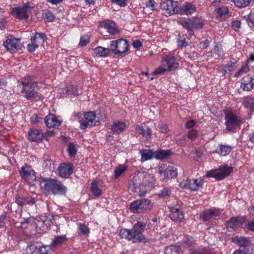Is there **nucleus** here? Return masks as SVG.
<instances>
[{
    "label": "nucleus",
    "instance_id": "nucleus-1",
    "mask_svg": "<svg viewBox=\"0 0 254 254\" xmlns=\"http://www.w3.org/2000/svg\"><path fill=\"white\" fill-rule=\"evenodd\" d=\"M155 182L154 176L144 171L138 172L129 184V188L140 196H144Z\"/></svg>",
    "mask_w": 254,
    "mask_h": 254
},
{
    "label": "nucleus",
    "instance_id": "nucleus-2",
    "mask_svg": "<svg viewBox=\"0 0 254 254\" xmlns=\"http://www.w3.org/2000/svg\"><path fill=\"white\" fill-rule=\"evenodd\" d=\"M146 224L143 222H137L132 229L122 228L120 230L119 236L122 239H125L133 243H141L145 241V237L143 232Z\"/></svg>",
    "mask_w": 254,
    "mask_h": 254
},
{
    "label": "nucleus",
    "instance_id": "nucleus-3",
    "mask_svg": "<svg viewBox=\"0 0 254 254\" xmlns=\"http://www.w3.org/2000/svg\"><path fill=\"white\" fill-rule=\"evenodd\" d=\"M161 64L153 71V75L163 74L166 72L174 70L179 66V64L173 55L164 53L161 55Z\"/></svg>",
    "mask_w": 254,
    "mask_h": 254
},
{
    "label": "nucleus",
    "instance_id": "nucleus-4",
    "mask_svg": "<svg viewBox=\"0 0 254 254\" xmlns=\"http://www.w3.org/2000/svg\"><path fill=\"white\" fill-rule=\"evenodd\" d=\"M22 85V93L27 100L35 98L37 94L38 83L33 76H27L21 79Z\"/></svg>",
    "mask_w": 254,
    "mask_h": 254
},
{
    "label": "nucleus",
    "instance_id": "nucleus-5",
    "mask_svg": "<svg viewBox=\"0 0 254 254\" xmlns=\"http://www.w3.org/2000/svg\"><path fill=\"white\" fill-rule=\"evenodd\" d=\"M50 226V222L45 216L37 218L33 222L27 223V226L25 227L24 233L27 236L31 235L35 231H42L45 232L48 229Z\"/></svg>",
    "mask_w": 254,
    "mask_h": 254
},
{
    "label": "nucleus",
    "instance_id": "nucleus-6",
    "mask_svg": "<svg viewBox=\"0 0 254 254\" xmlns=\"http://www.w3.org/2000/svg\"><path fill=\"white\" fill-rule=\"evenodd\" d=\"M76 118L80 124V128L83 129L88 127L97 126L99 123L96 120L95 113L92 111L78 113Z\"/></svg>",
    "mask_w": 254,
    "mask_h": 254
},
{
    "label": "nucleus",
    "instance_id": "nucleus-7",
    "mask_svg": "<svg viewBox=\"0 0 254 254\" xmlns=\"http://www.w3.org/2000/svg\"><path fill=\"white\" fill-rule=\"evenodd\" d=\"M45 190L48 194L63 195L65 193L67 189L60 181L53 179H45Z\"/></svg>",
    "mask_w": 254,
    "mask_h": 254
},
{
    "label": "nucleus",
    "instance_id": "nucleus-8",
    "mask_svg": "<svg viewBox=\"0 0 254 254\" xmlns=\"http://www.w3.org/2000/svg\"><path fill=\"white\" fill-rule=\"evenodd\" d=\"M128 41L124 39H119L111 41L110 42V48L111 52L118 56L126 55L128 50Z\"/></svg>",
    "mask_w": 254,
    "mask_h": 254
},
{
    "label": "nucleus",
    "instance_id": "nucleus-9",
    "mask_svg": "<svg viewBox=\"0 0 254 254\" xmlns=\"http://www.w3.org/2000/svg\"><path fill=\"white\" fill-rule=\"evenodd\" d=\"M153 206V203L149 199H142L131 202L129 209L132 213H143L151 210Z\"/></svg>",
    "mask_w": 254,
    "mask_h": 254
},
{
    "label": "nucleus",
    "instance_id": "nucleus-10",
    "mask_svg": "<svg viewBox=\"0 0 254 254\" xmlns=\"http://www.w3.org/2000/svg\"><path fill=\"white\" fill-rule=\"evenodd\" d=\"M158 173L160 180L165 182L177 176L176 167L172 166H167L165 164L159 165Z\"/></svg>",
    "mask_w": 254,
    "mask_h": 254
},
{
    "label": "nucleus",
    "instance_id": "nucleus-11",
    "mask_svg": "<svg viewBox=\"0 0 254 254\" xmlns=\"http://www.w3.org/2000/svg\"><path fill=\"white\" fill-rule=\"evenodd\" d=\"M232 171V167L223 166L217 169L211 170L207 172L205 176L207 178H214L217 180H222L228 176Z\"/></svg>",
    "mask_w": 254,
    "mask_h": 254
},
{
    "label": "nucleus",
    "instance_id": "nucleus-12",
    "mask_svg": "<svg viewBox=\"0 0 254 254\" xmlns=\"http://www.w3.org/2000/svg\"><path fill=\"white\" fill-rule=\"evenodd\" d=\"M204 183L203 179L199 178L194 179H187L180 183V187L183 189H188L195 191L201 188Z\"/></svg>",
    "mask_w": 254,
    "mask_h": 254
},
{
    "label": "nucleus",
    "instance_id": "nucleus-13",
    "mask_svg": "<svg viewBox=\"0 0 254 254\" xmlns=\"http://www.w3.org/2000/svg\"><path fill=\"white\" fill-rule=\"evenodd\" d=\"M225 120L227 129L229 131H235L242 123L241 118L233 112L226 114Z\"/></svg>",
    "mask_w": 254,
    "mask_h": 254
},
{
    "label": "nucleus",
    "instance_id": "nucleus-14",
    "mask_svg": "<svg viewBox=\"0 0 254 254\" xmlns=\"http://www.w3.org/2000/svg\"><path fill=\"white\" fill-rule=\"evenodd\" d=\"M30 10V6L28 4H24L22 6L13 8L11 13L14 17L19 20L27 19L28 18V13Z\"/></svg>",
    "mask_w": 254,
    "mask_h": 254
},
{
    "label": "nucleus",
    "instance_id": "nucleus-15",
    "mask_svg": "<svg viewBox=\"0 0 254 254\" xmlns=\"http://www.w3.org/2000/svg\"><path fill=\"white\" fill-rule=\"evenodd\" d=\"M196 11L195 6L191 3L185 2L181 5H176V9L172 13L190 15Z\"/></svg>",
    "mask_w": 254,
    "mask_h": 254
},
{
    "label": "nucleus",
    "instance_id": "nucleus-16",
    "mask_svg": "<svg viewBox=\"0 0 254 254\" xmlns=\"http://www.w3.org/2000/svg\"><path fill=\"white\" fill-rule=\"evenodd\" d=\"M20 175L29 183L36 181V177L34 170L27 165L22 166L19 171Z\"/></svg>",
    "mask_w": 254,
    "mask_h": 254
},
{
    "label": "nucleus",
    "instance_id": "nucleus-17",
    "mask_svg": "<svg viewBox=\"0 0 254 254\" xmlns=\"http://www.w3.org/2000/svg\"><path fill=\"white\" fill-rule=\"evenodd\" d=\"M216 18L219 21H222L231 16V12L227 6H220L214 11Z\"/></svg>",
    "mask_w": 254,
    "mask_h": 254
},
{
    "label": "nucleus",
    "instance_id": "nucleus-18",
    "mask_svg": "<svg viewBox=\"0 0 254 254\" xmlns=\"http://www.w3.org/2000/svg\"><path fill=\"white\" fill-rule=\"evenodd\" d=\"M3 46L7 50L16 52L20 49L19 40L12 37H8L3 42Z\"/></svg>",
    "mask_w": 254,
    "mask_h": 254
},
{
    "label": "nucleus",
    "instance_id": "nucleus-19",
    "mask_svg": "<svg viewBox=\"0 0 254 254\" xmlns=\"http://www.w3.org/2000/svg\"><path fill=\"white\" fill-rule=\"evenodd\" d=\"M73 166L72 163H63L58 168L59 176L64 178H67L72 173Z\"/></svg>",
    "mask_w": 254,
    "mask_h": 254
},
{
    "label": "nucleus",
    "instance_id": "nucleus-20",
    "mask_svg": "<svg viewBox=\"0 0 254 254\" xmlns=\"http://www.w3.org/2000/svg\"><path fill=\"white\" fill-rule=\"evenodd\" d=\"M28 139L30 141L39 142L42 140L44 137V133L40 129L31 128L29 130Z\"/></svg>",
    "mask_w": 254,
    "mask_h": 254
},
{
    "label": "nucleus",
    "instance_id": "nucleus-21",
    "mask_svg": "<svg viewBox=\"0 0 254 254\" xmlns=\"http://www.w3.org/2000/svg\"><path fill=\"white\" fill-rule=\"evenodd\" d=\"M135 130L139 134L145 138L146 140L149 141L151 139L152 131L148 127L137 125L135 127Z\"/></svg>",
    "mask_w": 254,
    "mask_h": 254
},
{
    "label": "nucleus",
    "instance_id": "nucleus-22",
    "mask_svg": "<svg viewBox=\"0 0 254 254\" xmlns=\"http://www.w3.org/2000/svg\"><path fill=\"white\" fill-rule=\"evenodd\" d=\"M102 26L111 35L117 34L120 32L116 24L112 21L107 20L104 21L102 24Z\"/></svg>",
    "mask_w": 254,
    "mask_h": 254
},
{
    "label": "nucleus",
    "instance_id": "nucleus-23",
    "mask_svg": "<svg viewBox=\"0 0 254 254\" xmlns=\"http://www.w3.org/2000/svg\"><path fill=\"white\" fill-rule=\"evenodd\" d=\"M111 52L110 48H107L102 46H98L93 50L92 55L94 57L106 58L109 56Z\"/></svg>",
    "mask_w": 254,
    "mask_h": 254
},
{
    "label": "nucleus",
    "instance_id": "nucleus-24",
    "mask_svg": "<svg viewBox=\"0 0 254 254\" xmlns=\"http://www.w3.org/2000/svg\"><path fill=\"white\" fill-rule=\"evenodd\" d=\"M45 122L48 127H59L61 122L57 119L55 115L49 114L45 118Z\"/></svg>",
    "mask_w": 254,
    "mask_h": 254
},
{
    "label": "nucleus",
    "instance_id": "nucleus-25",
    "mask_svg": "<svg viewBox=\"0 0 254 254\" xmlns=\"http://www.w3.org/2000/svg\"><path fill=\"white\" fill-rule=\"evenodd\" d=\"M220 213V210L219 209L211 208L209 210L204 211L200 215V217L202 218L203 220L207 221L218 216Z\"/></svg>",
    "mask_w": 254,
    "mask_h": 254
},
{
    "label": "nucleus",
    "instance_id": "nucleus-26",
    "mask_svg": "<svg viewBox=\"0 0 254 254\" xmlns=\"http://www.w3.org/2000/svg\"><path fill=\"white\" fill-rule=\"evenodd\" d=\"M170 211V217L173 221L181 222L184 218V214L180 209L171 207Z\"/></svg>",
    "mask_w": 254,
    "mask_h": 254
},
{
    "label": "nucleus",
    "instance_id": "nucleus-27",
    "mask_svg": "<svg viewBox=\"0 0 254 254\" xmlns=\"http://www.w3.org/2000/svg\"><path fill=\"white\" fill-rule=\"evenodd\" d=\"M127 127L125 122L120 121H116L113 123L111 129L114 133L119 134L124 131Z\"/></svg>",
    "mask_w": 254,
    "mask_h": 254
},
{
    "label": "nucleus",
    "instance_id": "nucleus-28",
    "mask_svg": "<svg viewBox=\"0 0 254 254\" xmlns=\"http://www.w3.org/2000/svg\"><path fill=\"white\" fill-rule=\"evenodd\" d=\"M245 217H233L227 222L226 226L233 229L240 227L245 222Z\"/></svg>",
    "mask_w": 254,
    "mask_h": 254
},
{
    "label": "nucleus",
    "instance_id": "nucleus-29",
    "mask_svg": "<svg viewBox=\"0 0 254 254\" xmlns=\"http://www.w3.org/2000/svg\"><path fill=\"white\" fill-rule=\"evenodd\" d=\"M231 241L233 243L237 244L238 246L244 248L249 247L251 244V240L249 238L243 237L236 236L233 237Z\"/></svg>",
    "mask_w": 254,
    "mask_h": 254
},
{
    "label": "nucleus",
    "instance_id": "nucleus-30",
    "mask_svg": "<svg viewBox=\"0 0 254 254\" xmlns=\"http://www.w3.org/2000/svg\"><path fill=\"white\" fill-rule=\"evenodd\" d=\"M99 182L96 180L92 181L90 191L95 197H99L102 194V190L98 186Z\"/></svg>",
    "mask_w": 254,
    "mask_h": 254
},
{
    "label": "nucleus",
    "instance_id": "nucleus-31",
    "mask_svg": "<svg viewBox=\"0 0 254 254\" xmlns=\"http://www.w3.org/2000/svg\"><path fill=\"white\" fill-rule=\"evenodd\" d=\"M160 7L162 9L165 10V14L170 16L174 14L172 13L176 9V6H174L172 1H163L161 3Z\"/></svg>",
    "mask_w": 254,
    "mask_h": 254
},
{
    "label": "nucleus",
    "instance_id": "nucleus-32",
    "mask_svg": "<svg viewBox=\"0 0 254 254\" xmlns=\"http://www.w3.org/2000/svg\"><path fill=\"white\" fill-rule=\"evenodd\" d=\"M141 155V161L143 162L151 160L154 156V152L151 149H143L139 151Z\"/></svg>",
    "mask_w": 254,
    "mask_h": 254
},
{
    "label": "nucleus",
    "instance_id": "nucleus-33",
    "mask_svg": "<svg viewBox=\"0 0 254 254\" xmlns=\"http://www.w3.org/2000/svg\"><path fill=\"white\" fill-rule=\"evenodd\" d=\"M232 150V147L229 145H224L219 144L216 152L221 156H224L228 155Z\"/></svg>",
    "mask_w": 254,
    "mask_h": 254
},
{
    "label": "nucleus",
    "instance_id": "nucleus-34",
    "mask_svg": "<svg viewBox=\"0 0 254 254\" xmlns=\"http://www.w3.org/2000/svg\"><path fill=\"white\" fill-rule=\"evenodd\" d=\"M41 247L37 243L31 244L26 248L23 254H37Z\"/></svg>",
    "mask_w": 254,
    "mask_h": 254
},
{
    "label": "nucleus",
    "instance_id": "nucleus-35",
    "mask_svg": "<svg viewBox=\"0 0 254 254\" xmlns=\"http://www.w3.org/2000/svg\"><path fill=\"white\" fill-rule=\"evenodd\" d=\"M46 40V35L43 33H36L34 36L31 37V41L39 46Z\"/></svg>",
    "mask_w": 254,
    "mask_h": 254
},
{
    "label": "nucleus",
    "instance_id": "nucleus-36",
    "mask_svg": "<svg viewBox=\"0 0 254 254\" xmlns=\"http://www.w3.org/2000/svg\"><path fill=\"white\" fill-rule=\"evenodd\" d=\"M178 22L189 32L192 31L190 18H181Z\"/></svg>",
    "mask_w": 254,
    "mask_h": 254
},
{
    "label": "nucleus",
    "instance_id": "nucleus-37",
    "mask_svg": "<svg viewBox=\"0 0 254 254\" xmlns=\"http://www.w3.org/2000/svg\"><path fill=\"white\" fill-rule=\"evenodd\" d=\"M191 19V25L192 31L194 29L201 28L203 25V21L199 17H192Z\"/></svg>",
    "mask_w": 254,
    "mask_h": 254
},
{
    "label": "nucleus",
    "instance_id": "nucleus-38",
    "mask_svg": "<svg viewBox=\"0 0 254 254\" xmlns=\"http://www.w3.org/2000/svg\"><path fill=\"white\" fill-rule=\"evenodd\" d=\"M67 240V238L66 237L65 235L56 236L54 239L51 244V246L54 247L61 245L64 243L66 242Z\"/></svg>",
    "mask_w": 254,
    "mask_h": 254
},
{
    "label": "nucleus",
    "instance_id": "nucleus-39",
    "mask_svg": "<svg viewBox=\"0 0 254 254\" xmlns=\"http://www.w3.org/2000/svg\"><path fill=\"white\" fill-rule=\"evenodd\" d=\"M127 169V166L125 164H121L119 165L115 170V178L118 179L119 178Z\"/></svg>",
    "mask_w": 254,
    "mask_h": 254
},
{
    "label": "nucleus",
    "instance_id": "nucleus-40",
    "mask_svg": "<svg viewBox=\"0 0 254 254\" xmlns=\"http://www.w3.org/2000/svg\"><path fill=\"white\" fill-rule=\"evenodd\" d=\"M170 154L168 150H159L154 152V157L157 159H163L166 158Z\"/></svg>",
    "mask_w": 254,
    "mask_h": 254
},
{
    "label": "nucleus",
    "instance_id": "nucleus-41",
    "mask_svg": "<svg viewBox=\"0 0 254 254\" xmlns=\"http://www.w3.org/2000/svg\"><path fill=\"white\" fill-rule=\"evenodd\" d=\"M180 251V248L178 246L171 245L166 247L165 250V254H178Z\"/></svg>",
    "mask_w": 254,
    "mask_h": 254
},
{
    "label": "nucleus",
    "instance_id": "nucleus-42",
    "mask_svg": "<svg viewBox=\"0 0 254 254\" xmlns=\"http://www.w3.org/2000/svg\"><path fill=\"white\" fill-rule=\"evenodd\" d=\"M237 62H230L228 64H226L223 66V74L225 75L227 71H232L235 67H236Z\"/></svg>",
    "mask_w": 254,
    "mask_h": 254
},
{
    "label": "nucleus",
    "instance_id": "nucleus-43",
    "mask_svg": "<svg viewBox=\"0 0 254 254\" xmlns=\"http://www.w3.org/2000/svg\"><path fill=\"white\" fill-rule=\"evenodd\" d=\"M244 105L246 108L254 111V98H247Z\"/></svg>",
    "mask_w": 254,
    "mask_h": 254
},
{
    "label": "nucleus",
    "instance_id": "nucleus-44",
    "mask_svg": "<svg viewBox=\"0 0 254 254\" xmlns=\"http://www.w3.org/2000/svg\"><path fill=\"white\" fill-rule=\"evenodd\" d=\"M78 229L83 235H88L90 233L89 228L84 223H78Z\"/></svg>",
    "mask_w": 254,
    "mask_h": 254
},
{
    "label": "nucleus",
    "instance_id": "nucleus-45",
    "mask_svg": "<svg viewBox=\"0 0 254 254\" xmlns=\"http://www.w3.org/2000/svg\"><path fill=\"white\" fill-rule=\"evenodd\" d=\"M214 54L217 57L215 58H218L222 57L223 56V50L221 45L219 43H216L214 46Z\"/></svg>",
    "mask_w": 254,
    "mask_h": 254
},
{
    "label": "nucleus",
    "instance_id": "nucleus-46",
    "mask_svg": "<svg viewBox=\"0 0 254 254\" xmlns=\"http://www.w3.org/2000/svg\"><path fill=\"white\" fill-rule=\"evenodd\" d=\"M252 0H234L236 6L239 7H244L248 6Z\"/></svg>",
    "mask_w": 254,
    "mask_h": 254
},
{
    "label": "nucleus",
    "instance_id": "nucleus-47",
    "mask_svg": "<svg viewBox=\"0 0 254 254\" xmlns=\"http://www.w3.org/2000/svg\"><path fill=\"white\" fill-rule=\"evenodd\" d=\"M65 93H67L68 94L76 96L78 95L77 88L75 86L71 85L65 88Z\"/></svg>",
    "mask_w": 254,
    "mask_h": 254
},
{
    "label": "nucleus",
    "instance_id": "nucleus-48",
    "mask_svg": "<svg viewBox=\"0 0 254 254\" xmlns=\"http://www.w3.org/2000/svg\"><path fill=\"white\" fill-rule=\"evenodd\" d=\"M26 197L20 195L19 194H17L15 197V202L20 206H23L25 203H26Z\"/></svg>",
    "mask_w": 254,
    "mask_h": 254
},
{
    "label": "nucleus",
    "instance_id": "nucleus-49",
    "mask_svg": "<svg viewBox=\"0 0 254 254\" xmlns=\"http://www.w3.org/2000/svg\"><path fill=\"white\" fill-rule=\"evenodd\" d=\"M77 152V149L75 145L72 143H70L67 147V152L70 157H73Z\"/></svg>",
    "mask_w": 254,
    "mask_h": 254
},
{
    "label": "nucleus",
    "instance_id": "nucleus-50",
    "mask_svg": "<svg viewBox=\"0 0 254 254\" xmlns=\"http://www.w3.org/2000/svg\"><path fill=\"white\" fill-rule=\"evenodd\" d=\"M249 70V67L247 64L242 65L239 71L235 73V76L239 77Z\"/></svg>",
    "mask_w": 254,
    "mask_h": 254
},
{
    "label": "nucleus",
    "instance_id": "nucleus-51",
    "mask_svg": "<svg viewBox=\"0 0 254 254\" xmlns=\"http://www.w3.org/2000/svg\"><path fill=\"white\" fill-rule=\"evenodd\" d=\"M197 136V131L195 129L189 130L188 134V137L191 140H194Z\"/></svg>",
    "mask_w": 254,
    "mask_h": 254
},
{
    "label": "nucleus",
    "instance_id": "nucleus-52",
    "mask_svg": "<svg viewBox=\"0 0 254 254\" xmlns=\"http://www.w3.org/2000/svg\"><path fill=\"white\" fill-rule=\"evenodd\" d=\"M231 27L235 31H238L241 27V22L238 20H234L232 21Z\"/></svg>",
    "mask_w": 254,
    "mask_h": 254
},
{
    "label": "nucleus",
    "instance_id": "nucleus-53",
    "mask_svg": "<svg viewBox=\"0 0 254 254\" xmlns=\"http://www.w3.org/2000/svg\"><path fill=\"white\" fill-rule=\"evenodd\" d=\"M196 124V122L193 120H188L186 124L185 127L187 129L189 130L193 129V127H195V126Z\"/></svg>",
    "mask_w": 254,
    "mask_h": 254
},
{
    "label": "nucleus",
    "instance_id": "nucleus-54",
    "mask_svg": "<svg viewBox=\"0 0 254 254\" xmlns=\"http://www.w3.org/2000/svg\"><path fill=\"white\" fill-rule=\"evenodd\" d=\"M45 18L49 22H52L55 19V16L54 14L49 11H48L45 13Z\"/></svg>",
    "mask_w": 254,
    "mask_h": 254
},
{
    "label": "nucleus",
    "instance_id": "nucleus-55",
    "mask_svg": "<svg viewBox=\"0 0 254 254\" xmlns=\"http://www.w3.org/2000/svg\"><path fill=\"white\" fill-rule=\"evenodd\" d=\"M51 247L49 246H42L39 249V254H50L49 250Z\"/></svg>",
    "mask_w": 254,
    "mask_h": 254
},
{
    "label": "nucleus",
    "instance_id": "nucleus-56",
    "mask_svg": "<svg viewBox=\"0 0 254 254\" xmlns=\"http://www.w3.org/2000/svg\"><path fill=\"white\" fill-rule=\"evenodd\" d=\"M159 197L166 198L169 196V191L166 188L163 189L158 194Z\"/></svg>",
    "mask_w": 254,
    "mask_h": 254
},
{
    "label": "nucleus",
    "instance_id": "nucleus-57",
    "mask_svg": "<svg viewBox=\"0 0 254 254\" xmlns=\"http://www.w3.org/2000/svg\"><path fill=\"white\" fill-rule=\"evenodd\" d=\"M89 42L87 36H82L80 38L79 45L81 47L85 46Z\"/></svg>",
    "mask_w": 254,
    "mask_h": 254
},
{
    "label": "nucleus",
    "instance_id": "nucleus-58",
    "mask_svg": "<svg viewBox=\"0 0 254 254\" xmlns=\"http://www.w3.org/2000/svg\"><path fill=\"white\" fill-rule=\"evenodd\" d=\"M146 6L149 8L151 10L154 11L155 9V2L153 0H149L146 2Z\"/></svg>",
    "mask_w": 254,
    "mask_h": 254
},
{
    "label": "nucleus",
    "instance_id": "nucleus-59",
    "mask_svg": "<svg viewBox=\"0 0 254 254\" xmlns=\"http://www.w3.org/2000/svg\"><path fill=\"white\" fill-rule=\"evenodd\" d=\"M39 47L35 43L32 42L27 46L28 50L30 52H34L35 50Z\"/></svg>",
    "mask_w": 254,
    "mask_h": 254
},
{
    "label": "nucleus",
    "instance_id": "nucleus-60",
    "mask_svg": "<svg viewBox=\"0 0 254 254\" xmlns=\"http://www.w3.org/2000/svg\"><path fill=\"white\" fill-rule=\"evenodd\" d=\"M6 24V20L4 16H0V30L5 28Z\"/></svg>",
    "mask_w": 254,
    "mask_h": 254
},
{
    "label": "nucleus",
    "instance_id": "nucleus-61",
    "mask_svg": "<svg viewBox=\"0 0 254 254\" xmlns=\"http://www.w3.org/2000/svg\"><path fill=\"white\" fill-rule=\"evenodd\" d=\"M112 1L121 6H124L127 4V0H112Z\"/></svg>",
    "mask_w": 254,
    "mask_h": 254
},
{
    "label": "nucleus",
    "instance_id": "nucleus-62",
    "mask_svg": "<svg viewBox=\"0 0 254 254\" xmlns=\"http://www.w3.org/2000/svg\"><path fill=\"white\" fill-rule=\"evenodd\" d=\"M132 46L134 48L139 49L142 46V42L138 40H135L133 41Z\"/></svg>",
    "mask_w": 254,
    "mask_h": 254
},
{
    "label": "nucleus",
    "instance_id": "nucleus-63",
    "mask_svg": "<svg viewBox=\"0 0 254 254\" xmlns=\"http://www.w3.org/2000/svg\"><path fill=\"white\" fill-rule=\"evenodd\" d=\"M210 41L208 39H206L203 41H202L200 43V47L202 49H205L207 47L209 44Z\"/></svg>",
    "mask_w": 254,
    "mask_h": 254
},
{
    "label": "nucleus",
    "instance_id": "nucleus-64",
    "mask_svg": "<svg viewBox=\"0 0 254 254\" xmlns=\"http://www.w3.org/2000/svg\"><path fill=\"white\" fill-rule=\"evenodd\" d=\"M192 254H211V253H209L207 249H204L201 251L196 250Z\"/></svg>",
    "mask_w": 254,
    "mask_h": 254
}]
</instances>
